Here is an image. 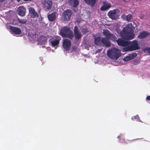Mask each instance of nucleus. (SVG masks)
<instances>
[{
  "label": "nucleus",
  "instance_id": "nucleus-35",
  "mask_svg": "<svg viewBox=\"0 0 150 150\" xmlns=\"http://www.w3.org/2000/svg\"><path fill=\"white\" fill-rule=\"evenodd\" d=\"M120 136H119L117 137V138H118L119 139L120 138Z\"/></svg>",
  "mask_w": 150,
  "mask_h": 150
},
{
  "label": "nucleus",
  "instance_id": "nucleus-38",
  "mask_svg": "<svg viewBox=\"0 0 150 150\" xmlns=\"http://www.w3.org/2000/svg\"><path fill=\"white\" fill-rule=\"evenodd\" d=\"M130 25H132V23H131V24H130Z\"/></svg>",
  "mask_w": 150,
  "mask_h": 150
},
{
  "label": "nucleus",
  "instance_id": "nucleus-7",
  "mask_svg": "<svg viewBox=\"0 0 150 150\" xmlns=\"http://www.w3.org/2000/svg\"><path fill=\"white\" fill-rule=\"evenodd\" d=\"M74 32L75 39L77 40H79L81 38L82 34L77 26L74 27Z\"/></svg>",
  "mask_w": 150,
  "mask_h": 150
},
{
  "label": "nucleus",
  "instance_id": "nucleus-3",
  "mask_svg": "<svg viewBox=\"0 0 150 150\" xmlns=\"http://www.w3.org/2000/svg\"><path fill=\"white\" fill-rule=\"evenodd\" d=\"M130 45L124 49L125 51H132L137 50L140 49L139 46L138 45V42L136 40H134L130 42Z\"/></svg>",
  "mask_w": 150,
  "mask_h": 150
},
{
  "label": "nucleus",
  "instance_id": "nucleus-17",
  "mask_svg": "<svg viewBox=\"0 0 150 150\" xmlns=\"http://www.w3.org/2000/svg\"><path fill=\"white\" fill-rule=\"evenodd\" d=\"M150 33L147 31H143L139 33V35L137 37L139 39H143L146 37Z\"/></svg>",
  "mask_w": 150,
  "mask_h": 150
},
{
  "label": "nucleus",
  "instance_id": "nucleus-21",
  "mask_svg": "<svg viewBox=\"0 0 150 150\" xmlns=\"http://www.w3.org/2000/svg\"><path fill=\"white\" fill-rule=\"evenodd\" d=\"M48 20L50 21H54L56 18L55 13L54 12L48 15Z\"/></svg>",
  "mask_w": 150,
  "mask_h": 150
},
{
  "label": "nucleus",
  "instance_id": "nucleus-6",
  "mask_svg": "<svg viewBox=\"0 0 150 150\" xmlns=\"http://www.w3.org/2000/svg\"><path fill=\"white\" fill-rule=\"evenodd\" d=\"M71 45V41L68 39L63 40L62 47L66 51L69 50Z\"/></svg>",
  "mask_w": 150,
  "mask_h": 150
},
{
  "label": "nucleus",
  "instance_id": "nucleus-32",
  "mask_svg": "<svg viewBox=\"0 0 150 150\" xmlns=\"http://www.w3.org/2000/svg\"><path fill=\"white\" fill-rule=\"evenodd\" d=\"M146 99L148 100H150V96H147Z\"/></svg>",
  "mask_w": 150,
  "mask_h": 150
},
{
  "label": "nucleus",
  "instance_id": "nucleus-9",
  "mask_svg": "<svg viewBox=\"0 0 150 150\" xmlns=\"http://www.w3.org/2000/svg\"><path fill=\"white\" fill-rule=\"evenodd\" d=\"M116 42L119 46L121 47H125L128 46L130 43V41L122 38H118Z\"/></svg>",
  "mask_w": 150,
  "mask_h": 150
},
{
  "label": "nucleus",
  "instance_id": "nucleus-23",
  "mask_svg": "<svg viewBox=\"0 0 150 150\" xmlns=\"http://www.w3.org/2000/svg\"><path fill=\"white\" fill-rule=\"evenodd\" d=\"M111 4L108 3H106L102 6L100 8L101 11H105L111 7Z\"/></svg>",
  "mask_w": 150,
  "mask_h": 150
},
{
  "label": "nucleus",
  "instance_id": "nucleus-1",
  "mask_svg": "<svg viewBox=\"0 0 150 150\" xmlns=\"http://www.w3.org/2000/svg\"><path fill=\"white\" fill-rule=\"evenodd\" d=\"M59 34L62 38H67L71 40L74 37L73 32L67 26L62 27L61 28Z\"/></svg>",
  "mask_w": 150,
  "mask_h": 150
},
{
  "label": "nucleus",
  "instance_id": "nucleus-8",
  "mask_svg": "<svg viewBox=\"0 0 150 150\" xmlns=\"http://www.w3.org/2000/svg\"><path fill=\"white\" fill-rule=\"evenodd\" d=\"M29 13L31 18H38L39 17V15L40 13V10L38 11V13L35 11L33 7H30L29 9Z\"/></svg>",
  "mask_w": 150,
  "mask_h": 150
},
{
  "label": "nucleus",
  "instance_id": "nucleus-2",
  "mask_svg": "<svg viewBox=\"0 0 150 150\" xmlns=\"http://www.w3.org/2000/svg\"><path fill=\"white\" fill-rule=\"evenodd\" d=\"M107 54L110 58L116 60L121 55V51L118 49L113 47L108 50Z\"/></svg>",
  "mask_w": 150,
  "mask_h": 150
},
{
  "label": "nucleus",
  "instance_id": "nucleus-12",
  "mask_svg": "<svg viewBox=\"0 0 150 150\" xmlns=\"http://www.w3.org/2000/svg\"><path fill=\"white\" fill-rule=\"evenodd\" d=\"M102 44L103 46H105L106 47H108L111 45L110 42L106 38H102L101 44Z\"/></svg>",
  "mask_w": 150,
  "mask_h": 150
},
{
  "label": "nucleus",
  "instance_id": "nucleus-30",
  "mask_svg": "<svg viewBox=\"0 0 150 150\" xmlns=\"http://www.w3.org/2000/svg\"><path fill=\"white\" fill-rule=\"evenodd\" d=\"M139 63V61L138 60H134L133 61V64L136 65L138 64Z\"/></svg>",
  "mask_w": 150,
  "mask_h": 150
},
{
  "label": "nucleus",
  "instance_id": "nucleus-20",
  "mask_svg": "<svg viewBox=\"0 0 150 150\" xmlns=\"http://www.w3.org/2000/svg\"><path fill=\"white\" fill-rule=\"evenodd\" d=\"M102 38L100 36L95 37L94 40V44L96 45H101Z\"/></svg>",
  "mask_w": 150,
  "mask_h": 150
},
{
  "label": "nucleus",
  "instance_id": "nucleus-33",
  "mask_svg": "<svg viewBox=\"0 0 150 150\" xmlns=\"http://www.w3.org/2000/svg\"><path fill=\"white\" fill-rule=\"evenodd\" d=\"M5 1V0H0V2H3Z\"/></svg>",
  "mask_w": 150,
  "mask_h": 150
},
{
  "label": "nucleus",
  "instance_id": "nucleus-22",
  "mask_svg": "<svg viewBox=\"0 0 150 150\" xmlns=\"http://www.w3.org/2000/svg\"><path fill=\"white\" fill-rule=\"evenodd\" d=\"M85 3L87 5L93 6L96 2V0H84Z\"/></svg>",
  "mask_w": 150,
  "mask_h": 150
},
{
  "label": "nucleus",
  "instance_id": "nucleus-24",
  "mask_svg": "<svg viewBox=\"0 0 150 150\" xmlns=\"http://www.w3.org/2000/svg\"><path fill=\"white\" fill-rule=\"evenodd\" d=\"M17 20L19 22V23L22 24H26L27 22V19L24 18L21 19L19 18H17Z\"/></svg>",
  "mask_w": 150,
  "mask_h": 150
},
{
  "label": "nucleus",
  "instance_id": "nucleus-14",
  "mask_svg": "<svg viewBox=\"0 0 150 150\" xmlns=\"http://www.w3.org/2000/svg\"><path fill=\"white\" fill-rule=\"evenodd\" d=\"M55 37L56 40H52L51 42L52 46L53 47L59 44L60 41L61 39V38L60 36H56Z\"/></svg>",
  "mask_w": 150,
  "mask_h": 150
},
{
  "label": "nucleus",
  "instance_id": "nucleus-4",
  "mask_svg": "<svg viewBox=\"0 0 150 150\" xmlns=\"http://www.w3.org/2000/svg\"><path fill=\"white\" fill-rule=\"evenodd\" d=\"M119 13V10L116 9L110 11L108 12V14L109 18L112 20H116L118 18Z\"/></svg>",
  "mask_w": 150,
  "mask_h": 150
},
{
  "label": "nucleus",
  "instance_id": "nucleus-37",
  "mask_svg": "<svg viewBox=\"0 0 150 150\" xmlns=\"http://www.w3.org/2000/svg\"><path fill=\"white\" fill-rule=\"evenodd\" d=\"M135 139H134L132 140V141H135Z\"/></svg>",
  "mask_w": 150,
  "mask_h": 150
},
{
  "label": "nucleus",
  "instance_id": "nucleus-25",
  "mask_svg": "<svg viewBox=\"0 0 150 150\" xmlns=\"http://www.w3.org/2000/svg\"><path fill=\"white\" fill-rule=\"evenodd\" d=\"M131 34L130 35H129L128 37H125L124 36V37L126 39L132 40L133 39L135 36V34L133 32L132 33H131Z\"/></svg>",
  "mask_w": 150,
  "mask_h": 150
},
{
  "label": "nucleus",
  "instance_id": "nucleus-26",
  "mask_svg": "<svg viewBox=\"0 0 150 150\" xmlns=\"http://www.w3.org/2000/svg\"><path fill=\"white\" fill-rule=\"evenodd\" d=\"M144 51L145 52L148 53L150 55V47H146L144 49Z\"/></svg>",
  "mask_w": 150,
  "mask_h": 150
},
{
  "label": "nucleus",
  "instance_id": "nucleus-28",
  "mask_svg": "<svg viewBox=\"0 0 150 150\" xmlns=\"http://www.w3.org/2000/svg\"><path fill=\"white\" fill-rule=\"evenodd\" d=\"M137 55V54L136 53H134V54H131L129 56H130V58H132V59L134 58V57L136 56Z\"/></svg>",
  "mask_w": 150,
  "mask_h": 150
},
{
  "label": "nucleus",
  "instance_id": "nucleus-11",
  "mask_svg": "<svg viewBox=\"0 0 150 150\" xmlns=\"http://www.w3.org/2000/svg\"><path fill=\"white\" fill-rule=\"evenodd\" d=\"M72 13L70 10H67L65 11L63 13V17L64 20L68 21L71 17Z\"/></svg>",
  "mask_w": 150,
  "mask_h": 150
},
{
  "label": "nucleus",
  "instance_id": "nucleus-18",
  "mask_svg": "<svg viewBox=\"0 0 150 150\" xmlns=\"http://www.w3.org/2000/svg\"><path fill=\"white\" fill-rule=\"evenodd\" d=\"M121 17L124 20L129 22L131 21L132 18V16L130 14H128L127 16L125 14H122L121 16Z\"/></svg>",
  "mask_w": 150,
  "mask_h": 150
},
{
  "label": "nucleus",
  "instance_id": "nucleus-16",
  "mask_svg": "<svg viewBox=\"0 0 150 150\" xmlns=\"http://www.w3.org/2000/svg\"><path fill=\"white\" fill-rule=\"evenodd\" d=\"M10 29L12 32L15 34H20L21 33V31L19 28L11 26Z\"/></svg>",
  "mask_w": 150,
  "mask_h": 150
},
{
  "label": "nucleus",
  "instance_id": "nucleus-31",
  "mask_svg": "<svg viewBox=\"0 0 150 150\" xmlns=\"http://www.w3.org/2000/svg\"><path fill=\"white\" fill-rule=\"evenodd\" d=\"M82 33H84V34H86L87 33L88 31L86 29H83L82 30Z\"/></svg>",
  "mask_w": 150,
  "mask_h": 150
},
{
  "label": "nucleus",
  "instance_id": "nucleus-10",
  "mask_svg": "<svg viewBox=\"0 0 150 150\" xmlns=\"http://www.w3.org/2000/svg\"><path fill=\"white\" fill-rule=\"evenodd\" d=\"M42 3L43 7L47 10L51 8L52 5V2L49 0H43Z\"/></svg>",
  "mask_w": 150,
  "mask_h": 150
},
{
  "label": "nucleus",
  "instance_id": "nucleus-34",
  "mask_svg": "<svg viewBox=\"0 0 150 150\" xmlns=\"http://www.w3.org/2000/svg\"><path fill=\"white\" fill-rule=\"evenodd\" d=\"M32 0H23V1H32Z\"/></svg>",
  "mask_w": 150,
  "mask_h": 150
},
{
  "label": "nucleus",
  "instance_id": "nucleus-19",
  "mask_svg": "<svg viewBox=\"0 0 150 150\" xmlns=\"http://www.w3.org/2000/svg\"><path fill=\"white\" fill-rule=\"evenodd\" d=\"M132 29L127 26L124 28L122 30L123 33L127 35L130 34L132 33Z\"/></svg>",
  "mask_w": 150,
  "mask_h": 150
},
{
  "label": "nucleus",
  "instance_id": "nucleus-27",
  "mask_svg": "<svg viewBox=\"0 0 150 150\" xmlns=\"http://www.w3.org/2000/svg\"><path fill=\"white\" fill-rule=\"evenodd\" d=\"M132 59V58H130V56H127L123 59V60L124 61H127Z\"/></svg>",
  "mask_w": 150,
  "mask_h": 150
},
{
  "label": "nucleus",
  "instance_id": "nucleus-13",
  "mask_svg": "<svg viewBox=\"0 0 150 150\" xmlns=\"http://www.w3.org/2000/svg\"><path fill=\"white\" fill-rule=\"evenodd\" d=\"M26 8L23 6L19 7L18 8V15L21 16H24L25 15Z\"/></svg>",
  "mask_w": 150,
  "mask_h": 150
},
{
  "label": "nucleus",
  "instance_id": "nucleus-15",
  "mask_svg": "<svg viewBox=\"0 0 150 150\" xmlns=\"http://www.w3.org/2000/svg\"><path fill=\"white\" fill-rule=\"evenodd\" d=\"M69 3H70L72 6L74 10L75 11H76L77 10V8H76L78 6L79 2L78 0H69Z\"/></svg>",
  "mask_w": 150,
  "mask_h": 150
},
{
  "label": "nucleus",
  "instance_id": "nucleus-5",
  "mask_svg": "<svg viewBox=\"0 0 150 150\" xmlns=\"http://www.w3.org/2000/svg\"><path fill=\"white\" fill-rule=\"evenodd\" d=\"M103 34L108 39H110L111 40L114 42H117V38L115 35L110 33L109 31L108 30H104Z\"/></svg>",
  "mask_w": 150,
  "mask_h": 150
},
{
  "label": "nucleus",
  "instance_id": "nucleus-29",
  "mask_svg": "<svg viewBox=\"0 0 150 150\" xmlns=\"http://www.w3.org/2000/svg\"><path fill=\"white\" fill-rule=\"evenodd\" d=\"M139 118V116L138 115H137L132 117V119L133 120H138Z\"/></svg>",
  "mask_w": 150,
  "mask_h": 150
},
{
  "label": "nucleus",
  "instance_id": "nucleus-36",
  "mask_svg": "<svg viewBox=\"0 0 150 150\" xmlns=\"http://www.w3.org/2000/svg\"><path fill=\"white\" fill-rule=\"evenodd\" d=\"M21 0H17V1L18 2H19Z\"/></svg>",
  "mask_w": 150,
  "mask_h": 150
}]
</instances>
